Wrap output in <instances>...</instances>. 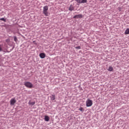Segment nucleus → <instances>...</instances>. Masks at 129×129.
<instances>
[{"label": "nucleus", "instance_id": "f257e3e1", "mask_svg": "<svg viewBox=\"0 0 129 129\" xmlns=\"http://www.w3.org/2000/svg\"><path fill=\"white\" fill-rule=\"evenodd\" d=\"M48 10V8L47 6H45L43 7V13L46 16H48L49 15V13L47 12Z\"/></svg>", "mask_w": 129, "mask_h": 129}, {"label": "nucleus", "instance_id": "f03ea898", "mask_svg": "<svg viewBox=\"0 0 129 129\" xmlns=\"http://www.w3.org/2000/svg\"><path fill=\"white\" fill-rule=\"evenodd\" d=\"M24 85L26 87L31 89L33 87V84L30 82H25Z\"/></svg>", "mask_w": 129, "mask_h": 129}, {"label": "nucleus", "instance_id": "7ed1b4c3", "mask_svg": "<svg viewBox=\"0 0 129 129\" xmlns=\"http://www.w3.org/2000/svg\"><path fill=\"white\" fill-rule=\"evenodd\" d=\"M86 106L87 107H91L93 105V101H92V100L88 99L87 100L86 102Z\"/></svg>", "mask_w": 129, "mask_h": 129}, {"label": "nucleus", "instance_id": "20e7f679", "mask_svg": "<svg viewBox=\"0 0 129 129\" xmlns=\"http://www.w3.org/2000/svg\"><path fill=\"white\" fill-rule=\"evenodd\" d=\"M16 102V100L15 98H13L10 100V105L13 106L14 105Z\"/></svg>", "mask_w": 129, "mask_h": 129}, {"label": "nucleus", "instance_id": "39448f33", "mask_svg": "<svg viewBox=\"0 0 129 129\" xmlns=\"http://www.w3.org/2000/svg\"><path fill=\"white\" fill-rule=\"evenodd\" d=\"M79 4H84L86 3L87 1V0H75Z\"/></svg>", "mask_w": 129, "mask_h": 129}, {"label": "nucleus", "instance_id": "423d86ee", "mask_svg": "<svg viewBox=\"0 0 129 129\" xmlns=\"http://www.w3.org/2000/svg\"><path fill=\"white\" fill-rule=\"evenodd\" d=\"M82 17H83V15L82 14H78V15H75L73 18L79 19V18H82Z\"/></svg>", "mask_w": 129, "mask_h": 129}, {"label": "nucleus", "instance_id": "0eeeda50", "mask_svg": "<svg viewBox=\"0 0 129 129\" xmlns=\"http://www.w3.org/2000/svg\"><path fill=\"white\" fill-rule=\"evenodd\" d=\"M39 57H40V58L41 59H44V58H45V54L44 53H41L39 54Z\"/></svg>", "mask_w": 129, "mask_h": 129}, {"label": "nucleus", "instance_id": "6e6552de", "mask_svg": "<svg viewBox=\"0 0 129 129\" xmlns=\"http://www.w3.org/2000/svg\"><path fill=\"white\" fill-rule=\"evenodd\" d=\"M35 104V101L31 102V100H29V101L28 104H29L30 106H32L34 105Z\"/></svg>", "mask_w": 129, "mask_h": 129}, {"label": "nucleus", "instance_id": "1a4fd4ad", "mask_svg": "<svg viewBox=\"0 0 129 129\" xmlns=\"http://www.w3.org/2000/svg\"><path fill=\"white\" fill-rule=\"evenodd\" d=\"M74 9H75V8L72 5H71L69 8V10L70 11H72L74 10Z\"/></svg>", "mask_w": 129, "mask_h": 129}, {"label": "nucleus", "instance_id": "9d476101", "mask_svg": "<svg viewBox=\"0 0 129 129\" xmlns=\"http://www.w3.org/2000/svg\"><path fill=\"white\" fill-rule=\"evenodd\" d=\"M44 120L46 122H48L49 120V117L47 115H45L44 117Z\"/></svg>", "mask_w": 129, "mask_h": 129}, {"label": "nucleus", "instance_id": "9b49d317", "mask_svg": "<svg viewBox=\"0 0 129 129\" xmlns=\"http://www.w3.org/2000/svg\"><path fill=\"white\" fill-rule=\"evenodd\" d=\"M50 98H51V100L52 101H54L55 99V96L53 94H52L51 96H50Z\"/></svg>", "mask_w": 129, "mask_h": 129}, {"label": "nucleus", "instance_id": "f8f14e48", "mask_svg": "<svg viewBox=\"0 0 129 129\" xmlns=\"http://www.w3.org/2000/svg\"><path fill=\"white\" fill-rule=\"evenodd\" d=\"M113 71V67L112 66L109 67V69H108V71L109 72H111Z\"/></svg>", "mask_w": 129, "mask_h": 129}, {"label": "nucleus", "instance_id": "ddd939ff", "mask_svg": "<svg viewBox=\"0 0 129 129\" xmlns=\"http://www.w3.org/2000/svg\"><path fill=\"white\" fill-rule=\"evenodd\" d=\"M125 35H129V28L127 29L125 32H124Z\"/></svg>", "mask_w": 129, "mask_h": 129}, {"label": "nucleus", "instance_id": "4468645a", "mask_svg": "<svg viewBox=\"0 0 129 129\" xmlns=\"http://www.w3.org/2000/svg\"><path fill=\"white\" fill-rule=\"evenodd\" d=\"M79 110L83 112H84V109L83 107H80L79 109Z\"/></svg>", "mask_w": 129, "mask_h": 129}, {"label": "nucleus", "instance_id": "2eb2a0df", "mask_svg": "<svg viewBox=\"0 0 129 129\" xmlns=\"http://www.w3.org/2000/svg\"><path fill=\"white\" fill-rule=\"evenodd\" d=\"M0 20H1V21H4V22H6V19H5V18H1V19H0Z\"/></svg>", "mask_w": 129, "mask_h": 129}, {"label": "nucleus", "instance_id": "dca6fc26", "mask_svg": "<svg viewBox=\"0 0 129 129\" xmlns=\"http://www.w3.org/2000/svg\"><path fill=\"white\" fill-rule=\"evenodd\" d=\"M14 40L15 42H17V37L16 36H14Z\"/></svg>", "mask_w": 129, "mask_h": 129}, {"label": "nucleus", "instance_id": "f3484780", "mask_svg": "<svg viewBox=\"0 0 129 129\" xmlns=\"http://www.w3.org/2000/svg\"><path fill=\"white\" fill-rule=\"evenodd\" d=\"M3 51V48H2V46L0 45V52H2Z\"/></svg>", "mask_w": 129, "mask_h": 129}, {"label": "nucleus", "instance_id": "a211bd4d", "mask_svg": "<svg viewBox=\"0 0 129 129\" xmlns=\"http://www.w3.org/2000/svg\"><path fill=\"white\" fill-rule=\"evenodd\" d=\"M76 49H81V47H80V46H77L76 47Z\"/></svg>", "mask_w": 129, "mask_h": 129}, {"label": "nucleus", "instance_id": "6ab92c4d", "mask_svg": "<svg viewBox=\"0 0 129 129\" xmlns=\"http://www.w3.org/2000/svg\"><path fill=\"white\" fill-rule=\"evenodd\" d=\"M100 1H102V0H100Z\"/></svg>", "mask_w": 129, "mask_h": 129}]
</instances>
